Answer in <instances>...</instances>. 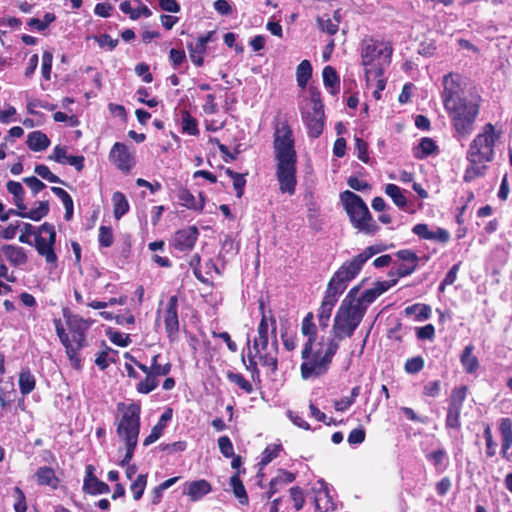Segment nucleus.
<instances>
[{"label":"nucleus","mask_w":512,"mask_h":512,"mask_svg":"<svg viewBox=\"0 0 512 512\" xmlns=\"http://www.w3.org/2000/svg\"><path fill=\"white\" fill-rule=\"evenodd\" d=\"M273 148L279 190L293 195L297 185V152L293 130L287 119L276 116L273 120Z\"/></svg>","instance_id":"obj_1"},{"label":"nucleus","mask_w":512,"mask_h":512,"mask_svg":"<svg viewBox=\"0 0 512 512\" xmlns=\"http://www.w3.org/2000/svg\"><path fill=\"white\" fill-rule=\"evenodd\" d=\"M502 136V128L491 122L485 123L481 127L466 151L467 166L463 174L465 183H470L486 175L489 164L496 159V148L501 143Z\"/></svg>","instance_id":"obj_2"},{"label":"nucleus","mask_w":512,"mask_h":512,"mask_svg":"<svg viewBox=\"0 0 512 512\" xmlns=\"http://www.w3.org/2000/svg\"><path fill=\"white\" fill-rule=\"evenodd\" d=\"M62 312L68 332L64 329L61 319H54L56 334L65 348V353L71 366L75 370L80 371L82 369V360L79 352L88 345L86 333L91 322L77 314L71 313L69 308H63Z\"/></svg>","instance_id":"obj_3"},{"label":"nucleus","mask_w":512,"mask_h":512,"mask_svg":"<svg viewBox=\"0 0 512 512\" xmlns=\"http://www.w3.org/2000/svg\"><path fill=\"white\" fill-rule=\"evenodd\" d=\"M117 410L120 415L115 422L116 433L119 440L124 444L125 450L124 457L120 460L119 465L125 467L131 462L138 444L141 407L136 403L125 404L120 402L117 404ZM122 451L123 448L119 447L118 453Z\"/></svg>","instance_id":"obj_4"},{"label":"nucleus","mask_w":512,"mask_h":512,"mask_svg":"<svg viewBox=\"0 0 512 512\" xmlns=\"http://www.w3.org/2000/svg\"><path fill=\"white\" fill-rule=\"evenodd\" d=\"M313 346L310 345L309 348V345H303L301 351L303 361L300 365V374L304 380L325 375L339 349V344L334 341H328L324 351L321 348L314 351Z\"/></svg>","instance_id":"obj_5"},{"label":"nucleus","mask_w":512,"mask_h":512,"mask_svg":"<svg viewBox=\"0 0 512 512\" xmlns=\"http://www.w3.org/2000/svg\"><path fill=\"white\" fill-rule=\"evenodd\" d=\"M382 251V247L371 245L363 252L345 261L334 273L327 284L329 292H334L339 296L344 293L349 282H351L362 270L363 265L375 254Z\"/></svg>","instance_id":"obj_6"},{"label":"nucleus","mask_w":512,"mask_h":512,"mask_svg":"<svg viewBox=\"0 0 512 512\" xmlns=\"http://www.w3.org/2000/svg\"><path fill=\"white\" fill-rule=\"evenodd\" d=\"M340 199L353 228L366 235H374L379 230V225L373 219L368 206L356 193L345 190L340 194Z\"/></svg>","instance_id":"obj_7"},{"label":"nucleus","mask_w":512,"mask_h":512,"mask_svg":"<svg viewBox=\"0 0 512 512\" xmlns=\"http://www.w3.org/2000/svg\"><path fill=\"white\" fill-rule=\"evenodd\" d=\"M450 119L453 137L457 140L467 139L474 131L480 113V104L475 101H457L444 108Z\"/></svg>","instance_id":"obj_8"},{"label":"nucleus","mask_w":512,"mask_h":512,"mask_svg":"<svg viewBox=\"0 0 512 512\" xmlns=\"http://www.w3.org/2000/svg\"><path fill=\"white\" fill-rule=\"evenodd\" d=\"M253 349L262 366L269 368L271 373H275L278 370L279 344L277 336H272L271 347L269 348L267 315H263L258 324L257 337L253 340Z\"/></svg>","instance_id":"obj_9"},{"label":"nucleus","mask_w":512,"mask_h":512,"mask_svg":"<svg viewBox=\"0 0 512 512\" xmlns=\"http://www.w3.org/2000/svg\"><path fill=\"white\" fill-rule=\"evenodd\" d=\"M363 318L364 311L362 308L340 306L332 326L333 337L328 341H334L340 345L342 340L353 336Z\"/></svg>","instance_id":"obj_10"},{"label":"nucleus","mask_w":512,"mask_h":512,"mask_svg":"<svg viewBox=\"0 0 512 512\" xmlns=\"http://www.w3.org/2000/svg\"><path fill=\"white\" fill-rule=\"evenodd\" d=\"M382 54V44L379 41L371 37L362 40L361 63L364 66L367 80H369L371 76L381 77L383 75L384 69L379 63Z\"/></svg>","instance_id":"obj_11"},{"label":"nucleus","mask_w":512,"mask_h":512,"mask_svg":"<svg viewBox=\"0 0 512 512\" xmlns=\"http://www.w3.org/2000/svg\"><path fill=\"white\" fill-rule=\"evenodd\" d=\"M56 231L53 224L45 222L35 234V249L45 258L47 264L57 267L58 257L55 252Z\"/></svg>","instance_id":"obj_12"},{"label":"nucleus","mask_w":512,"mask_h":512,"mask_svg":"<svg viewBox=\"0 0 512 512\" xmlns=\"http://www.w3.org/2000/svg\"><path fill=\"white\" fill-rule=\"evenodd\" d=\"M467 385L455 386L448 397L445 426L447 429L459 430L461 428V412L468 396Z\"/></svg>","instance_id":"obj_13"},{"label":"nucleus","mask_w":512,"mask_h":512,"mask_svg":"<svg viewBox=\"0 0 512 512\" xmlns=\"http://www.w3.org/2000/svg\"><path fill=\"white\" fill-rule=\"evenodd\" d=\"M399 264H395L389 272V277H396L397 279L411 275L416 271L419 265L418 255L410 249H401L395 253Z\"/></svg>","instance_id":"obj_14"},{"label":"nucleus","mask_w":512,"mask_h":512,"mask_svg":"<svg viewBox=\"0 0 512 512\" xmlns=\"http://www.w3.org/2000/svg\"><path fill=\"white\" fill-rule=\"evenodd\" d=\"M443 92L441 94L444 108H448L457 101H466V98L461 97V75L454 72H449L443 77Z\"/></svg>","instance_id":"obj_15"},{"label":"nucleus","mask_w":512,"mask_h":512,"mask_svg":"<svg viewBox=\"0 0 512 512\" xmlns=\"http://www.w3.org/2000/svg\"><path fill=\"white\" fill-rule=\"evenodd\" d=\"M164 323L168 339L171 342L175 341L179 333L178 297L176 295L171 296L167 302Z\"/></svg>","instance_id":"obj_16"},{"label":"nucleus","mask_w":512,"mask_h":512,"mask_svg":"<svg viewBox=\"0 0 512 512\" xmlns=\"http://www.w3.org/2000/svg\"><path fill=\"white\" fill-rule=\"evenodd\" d=\"M199 237V231L196 226H188L177 230L171 241V246L181 252L191 251Z\"/></svg>","instance_id":"obj_17"},{"label":"nucleus","mask_w":512,"mask_h":512,"mask_svg":"<svg viewBox=\"0 0 512 512\" xmlns=\"http://www.w3.org/2000/svg\"><path fill=\"white\" fill-rule=\"evenodd\" d=\"M110 161L121 171L129 172L134 165V157L128 147L121 142H116L109 153Z\"/></svg>","instance_id":"obj_18"},{"label":"nucleus","mask_w":512,"mask_h":512,"mask_svg":"<svg viewBox=\"0 0 512 512\" xmlns=\"http://www.w3.org/2000/svg\"><path fill=\"white\" fill-rule=\"evenodd\" d=\"M498 431L501 437V457L508 462L512 461V419L510 417L500 418Z\"/></svg>","instance_id":"obj_19"},{"label":"nucleus","mask_w":512,"mask_h":512,"mask_svg":"<svg viewBox=\"0 0 512 512\" xmlns=\"http://www.w3.org/2000/svg\"><path fill=\"white\" fill-rule=\"evenodd\" d=\"M324 110H313L312 112H302V120L307 128L310 138H318L324 129Z\"/></svg>","instance_id":"obj_20"},{"label":"nucleus","mask_w":512,"mask_h":512,"mask_svg":"<svg viewBox=\"0 0 512 512\" xmlns=\"http://www.w3.org/2000/svg\"><path fill=\"white\" fill-rule=\"evenodd\" d=\"M212 32H208L197 38L195 43H189L187 49L192 63L197 67L204 65V54L207 50V44L211 40Z\"/></svg>","instance_id":"obj_21"},{"label":"nucleus","mask_w":512,"mask_h":512,"mask_svg":"<svg viewBox=\"0 0 512 512\" xmlns=\"http://www.w3.org/2000/svg\"><path fill=\"white\" fill-rule=\"evenodd\" d=\"M212 491L211 484L205 479L195 481H186L183 484V494L187 495L191 501H199L205 495Z\"/></svg>","instance_id":"obj_22"},{"label":"nucleus","mask_w":512,"mask_h":512,"mask_svg":"<svg viewBox=\"0 0 512 512\" xmlns=\"http://www.w3.org/2000/svg\"><path fill=\"white\" fill-rule=\"evenodd\" d=\"M1 252L6 260L14 267L25 265L28 261L26 251L21 246L4 244L1 246Z\"/></svg>","instance_id":"obj_23"},{"label":"nucleus","mask_w":512,"mask_h":512,"mask_svg":"<svg viewBox=\"0 0 512 512\" xmlns=\"http://www.w3.org/2000/svg\"><path fill=\"white\" fill-rule=\"evenodd\" d=\"M296 479V473L279 469L278 474L271 479L269 483V489L265 493L267 499L272 498L282 487L294 482Z\"/></svg>","instance_id":"obj_24"},{"label":"nucleus","mask_w":512,"mask_h":512,"mask_svg":"<svg viewBox=\"0 0 512 512\" xmlns=\"http://www.w3.org/2000/svg\"><path fill=\"white\" fill-rule=\"evenodd\" d=\"M133 2L136 4L135 7L132 6V2L129 0L122 1L119 5L120 10L129 15L131 20H137L141 16L148 18L152 15L150 8L143 4L141 0H134Z\"/></svg>","instance_id":"obj_25"},{"label":"nucleus","mask_w":512,"mask_h":512,"mask_svg":"<svg viewBox=\"0 0 512 512\" xmlns=\"http://www.w3.org/2000/svg\"><path fill=\"white\" fill-rule=\"evenodd\" d=\"M474 349L473 344L466 345L460 354V363L467 374H475L480 367L479 360L474 355Z\"/></svg>","instance_id":"obj_26"},{"label":"nucleus","mask_w":512,"mask_h":512,"mask_svg":"<svg viewBox=\"0 0 512 512\" xmlns=\"http://www.w3.org/2000/svg\"><path fill=\"white\" fill-rule=\"evenodd\" d=\"M301 333L305 336L306 342L304 345H314L317 339L318 329L316 324L314 323V314L312 312H308L302 320L301 323Z\"/></svg>","instance_id":"obj_27"},{"label":"nucleus","mask_w":512,"mask_h":512,"mask_svg":"<svg viewBox=\"0 0 512 512\" xmlns=\"http://www.w3.org/2000/svg\"><path fill=\"white\" fill-rule=\"evenodd\" d=\"M241 471H236L231 477H230V486L232 488L234 496L238 499V502L246 506L249 504V497L246 491V488L240 479Z\"/></svg>","instance_id":"obj_28"},{"label":"nucleus","mask_w":512,"mask_h":512,"mask_svg":"<svg viewBox=\"0 0 512 512\" xmlns=\"http://www.w3.org/2000/svg\"><path fill=\"white\" fill-rule=\"evenodd\" d=\"M177 198L181 206L197 212L203 211V201L201 203H196L195 196L186 187H179L177 191Z\"/></svg>","instance_id":"obj_29"},{"label":"nucleus","mask_w":512,"mask_h":512,"mask_svg":"<svg viewBox=\"0 0 512 512\" xmlns=\"http://www.w3.org/2000/svg\"><path fill=\"white\" fill-rule=\"evenodd\" d=\"M35 478L39 485L50 486L54 489L57 488L59 479L56 477L53 468L42 466L35 472Z\"/></svg>","instance_id":"obj_30"},{"label":"nucleus","mask_w":512,"mask_h":512,"mask_svg":"<svg viewBox=\"0 0 512 512\" xmlns=\"http://www.w3.org/2000/svg\"><path fill=\"white\" fill-rule=\"evenodd\" d=\"M27 146L35 152L43 151L50 145V139L41 131H33L27 136Z\"/></svg>","instance_id":"obj_31"},{"label":"nucleus","mask_w":512,"mask_h":512,"mask_svg":"<svg viewBox=\"0 0 512 512\" xmlns=\"http://www.w3.org/2000/svg\"><path fill=\"white\" fill-rule=\"evenodd\" d=\"M438 151L436 142L430 137H423L418 146L414 148L413 154L417 159H425Z\"/></svg>","instance_id":"obj_32"},{"label":"nucleus","mask_w":512,"mask_h":512,"mask_svg":"<svg viewBox=\"0 0 512 512\" xmlns=\"http://www.w3.org/2000/svg\"><path fill=\"white\" fill-rule=\"evenodd\" d=\"M323 83L330 89L332 95H336L340 89V78L332 66H325L322 72Z\"/></svg>","instance_id":"obj_33"},{"label":"nucleus","mask_w":512,"mask_h":512,"mask_svg":"<svg viewBox=\"0 0 512 512\" xmlns=\"http://www.w3.org/2000/svg\"><path fill=\"white\" fill-rule=\"evenodd\" d=\"M19 390L22 395L30 394L36 387V379L29 368H22L18 379Z\"/></svg>","instance_id":"obj_34"},{"label":"nucleus","mask_w":512,"mask_h":512,"mask_svg":"<svg viewBox=\"0 0 512 512\" xmlns=\"http://www.w3.org/2000/svg\"><path fill=\"white\" fill-rule=\"evenodd\" d=\"M426 459L432 463L436 471L443 472L448 465V455L445 449L439 448L426 454Z\"/></svg>","instance_id":"obj_35"},{"label":"nucleus","mask_w":512,"mask_h":512,"mask_svg":"<svg viewBox=\"0 0 512 512\" xmlns=\"http://www.w3.org/2000/svg\"><path fill=\"white\" fill-rule=\"evenodd\" d=\"M312 77V65L309 60H302L296 68V80L299 87L304 89Z\"/></svg>","instance_id":"obj_36"},{"label":"nucleus","mask_w":512,"mask_h":512,"mask_svg":"<svg viewBox=\"0 0 512 512\" xmlns=\"http://www.w3.org/2000/svg\"><path fill=\"white\" fill-rule=\"evenodd\" d=\"M112 201H113V206H114V209H113L114 217L117 220H119L129 210L128 200L122 192L116 191L113 193Z\"/></svg>","instance_id":"obj_37"},{"label":"nucleus","mask_w":512,"mask_h":512,"mask_svg":"<svg viewBox=\"0 0 512 512\" xmlns=\"http://www.w3.org/2000/svg\"><path fill=\"white\" fill-rule=\"evenodd\" d=\"M339 298L338 294H335L334 292H329V290L326 288L324 297L321 301V305L318 309V316H328L331 317L332 310L337 303Z\"/></svg>","instance_id":"obj_38"},{"label":"nucleus","mask_w":512,"mask_h":512,"mask_svg":"<svg viewBox=\"0 0 512 512\" xmlns=\"http://www.w3.org/2000/svg\"><path fill=\"white\" fill-rule=\"evenodd\" d=\"M385 193L392 199L393 203L401 210L407 206V198L396 184L389 183L385 186Z\"/></svg>","instance_id":"obj_39"},{"label":"nucleus","mask_w":512,"mask_h":512,"mask_svg":"<svg viewBox=\"0 0 512 512\" xmlns=\"http://www.w3.org/2000/svg\"><path fill=\"white\" fill-rule=\"evenodd\" d=\"M405 314H415V320L424 321L431 317V307L427 304L416 303L405 308Z\"/></svg>","instance_id":"obj_40"},{"label":"nucleus","mask_w":512,"mask_h":512,"mask_svg":"<svg viewBox=\"0 0 512 512\" xmlns=\"http://www.w3.org/2000/svg\"><path fill=\"white\" fill-rule=\"evenodd\" d=\"M102 344L105 346V349L96 353L95 364L101 369L105 370L110 363H114L116 360L109 355L112 353L114 355L117 354V351L111 349L105 344V341H102Z\"/></svg>","instance_id":"obj_41"},{"label":"nucleus","mask_w":512,"mask_h":512,"mask_svg":"<svg viewBox=\"0 0 512 512\" xmlns=\"http://www.w3.org/2000/svg\"><path fill=\"white\" fill-rule=\"evenodd\" d=\"M225 173L227 176L232 178L233 188L236 192V196L238 198H241L244 195V189L246 186V179H245L246 174L235 172L231 168H225Z\"/></svg>","instance_id":"obj_42"},{"label":"nucleus","mask_w":512,"mask_h":512,"mask_svg":"<svg viewBox=\"0 0 512 512\" xmlns=\"http://www.w3.org/2000/svg\"><path fill=\"white\" fill-rule=\"evenodd\" d=\"M483 437L485 439V454L487 458H493L496 455L497 443L494 440L492 428L489 423L483 424Z\"/></svg>","instance_id":"obj_43"},{"label":"nucleus","mask_w":512,"mask_h":512,"mask_svg":"<svg viewBox=\"0 0 512 512\" xmlns=\"http://www.w3.org/2000/svg\"><path fill=\"white\" fill-rule=\"evenodd\" d=\"M283 450L281 444H270L262 452V458L259 462L260 468L267 466L275 458L279 456V453Z\"/></svg>","instance_id":"obj_44"},{"label":"nucleus","mask_w":512,"mask_h":512,"mask_svg":"<svg viewBox=\"0 0 512 512\" xmlns=\"http://www.w3.org/2000/svg\"><path fill=\"white\" fill-rule=\"evenodd\" d=\"M159 385L158 377L153 374H148L137 385L136 390L140 394H149L155 390Z\"/></svg>","instance_id":"obj_45"},{"label":"nucleus","mask_w":512,"mask_h":512,"mask_svg":"<svg viewBox=\"0 0 512 512\" xmlns=\"http://www.w3.org/2000/svg\"><path fill=\"white\" fill-rule=\"evenodd\" d=\"M226 377L231 383L236 384L245 393L251 394L253 392L254 389L252 384L241 373L228 371L226 373Z\"/></svg>","instance_id":"obj_46"},{"label":"nucleus","mask_w":512,"mask_h":512,"mask_svg":"<svg viewBox=\"0 0 512 512\" xmlns=\"http://www.w3.org/2000/svg\"><path fill=\"white\" fill-rule=\"evenodd\" d=\"M82 488L83 491L89 495L107 494L110 492V486L97 477L92 480L88 486H83Z\"/></svg>","instance_id":"obj_47"},{"label":"nucleus","mask_w":512,"mask_h":512,"mask_svg":"<svg viewBox=\"0 0 512 512\" xmlns=\"http://www.w3.org/2000/svg\"><path fill=\"white\" fill-rule=\"evenodd\" d=\"M182 131L192 136L199 134L198 122L188 111L182 113Z\"/></svg>","instance_id":"obj_48"},{"label":"nucleus","mask_w":512,"mask_h":512,"mask_svg":"<svg viewBox=\"0 0 512 512\" xmlns=\"http://www.w3.org/2000/svg\"><path fill=\"white\" fill-rule=\"evenodd\" d=\"M160 358V354H156L152 357L151 365L149 369H151V374L162 377L167 376L172 369V364L170 362H166L165 364L158 363V359Z\"/></svg>","instance_id":"obj_49"},{"label":"nucleus","mask_w":512,"mask_h":512,"mask_svg":"<svg viewBox=\"0 0 512 512\" xmlns=\"http://www.w3.org/2000/svg\"><path fill=\"white\" fill-rule=\"evenodd\" d=\"M147 478V474H139L130 485V490L133 494L134 500L138 501L142 498L147 486Z\"/></svg>","instance_id":"obj_50"},{"label":"nucleus","mask_w":512,"mask_h":512,"mask_svg":"<svg viewBox=\"0 0 512 512\" xmlns=\"http://www.w3.org/2000/svg\"><path fill=\"white\" fill-rule=\"evenodd\" d=\"M379 296L376 293V290L374 288H370L365 290L361 296H359L357 303L355 304L354 308H362L364 311V315L367 312L368 306L373 303Z\"/></svg>","instance_id":"obj_51"},{"label":"nucleus","mask_w":512,"mask_h":512,"mask_svg":"<svg viewBox=\"0 0 512 512\" xmlns=\"http://www.w3.org/2000/svg\"><path fill=\"white\" fill-rule=\"evenodd\" d=\"M425 366V360L422 356L418 355L415 357L408 358L404 363V370L408 374H417L423 370Z\"/></svg>","instance_id":"obj_52"},{"label":"nucleus","mask_w":512,"mask_h":512,"mask_svg":"<svg viewBox=\"0 0 512 512\" xmlns=\"http://www.w3.org/2000/svg\"><path fill=\"white\" fill-rule=\"evenodd\" d=\"M56 19L55 14L53 13H45L43 20H40L38 18H31L27 24L29 27L34 28L38 31H44L48 28V26L54 22Z\"/></svg>","instance_id":"obj_53"},{"label":"nucleus","mask_w":512,"mask_h":512,"mask_svg":"<svg viewBox=\"0 0 512 512\" xmlns=\"http://www.w3.org/2000/svg\"><path fill=\"white\" fill-rule=\"evenodd\" d=\"M38 206L29 210V215H27V219H31L33 221H40L44 217H46L49 213V201H39L37 202Z\"/></svg>","instance_id":"obj_54"},{"label":"nucleus","mask_w":512,"mask_h":512,"mask_svg":"<svg viewBox=\"0 0 512 512\" xmlns=\"http://www.w3.org/2000/svg\"><path fill=\"white\" fill-rule=\"evenodd\" d=\"M98 242L100 247H111L114 242L112 227L102 225L99 227Z\"/></svg>","instance_id":"obj_55"},{"label":"nucleus","mask_w":512,"mask_h":512,"mask_svg":"<svg viewBox=\"0 0 512 512\" xmlns=\"http://www.w3.org/2000/svg\"><path fill=\"white\" fill-rule=\"evenodd\" d=\"M34 172L50 183H60L66 185V183L63 180H61L57 175L52 173L49 167L44 164L36 165L34 168Z\"/></svg>","instance_id":"obj_56"},{"label":"nucleus","mask_w":512,"mask_h":512,"mask_svg":"<svg viewBox=\"0 0 512 512\" xmlns=\"http://www.w3.org/2000/svg\"><path fill=\"white\" fill-rule=\"evenodd\" d=\"M107 336L113 344L119 347H127L132 342L129 334H123L112 329L107 331Z\"/></svg>","instance_id":"obj_57"},{"label":"nucleus","mask_w":512,"mask_h":512,"mask_svg":"<svg viewBox=\"0 0 512 512\" xmlns=\"http://www.w3.org/2000/svg\"><path fill=\"white\" fill-rule=\"evenodd\" d=\"M52 61L53 53L48 50L44 51L42 54L41 73L45 80L51 79Z\"/></svg>","instance_id":"obj_58"},{"label":"nucleus","mask_w":512,"mask_h":512,"mask_svg":"<svg viewBox=\"0 0 512 512\" xmlns=\"http://www.w3.org/2000/svg\"><path fill=\"white\" fill-rule=\"evenodd\" d=\"M218 447H219L221 454L226 458L233 457L235 454L234 448H233V443L230 440V438L226 435L218 438Z\"/></svg>","instance_id":"obj_59"},{"label":"nucleus","mask_w":512,"mask_h":512,"mask_svg":"<svg viewBox=\"0 0 512 512\" xmlns=\"http://www.w3.org/2000/svg\"><path fill=\"white\" fill-rule=\"evenodd\" d=\"M289 492L294 504V508L297 511L301 510L305 504V497L302 488L299 486H294L290 488Z\"/></svg>","instance_id":"obj_60"},{"label":"nucleus","mask_w":512,"mask_h":512,"mask_svg":"<svg viewBox=\"0 0 512 512\" xmlns=\"http://www.w3.org/2000/svg\"><path fill=\"white\" fill-rule=\"evenodd\" d=\"M355 150L357 157L364 163H368L370 158L368 155V144L360 137L355 138Z\"/></svg>","instance_id":"obj_61"},{"label":"nucleus","mask_w":512,"mask_h":512,"mask_svg":"<svg viewBox=\"0 0 512 512\" xmlns=\"http://www.w3.org/2000/svg\"><path fill=\"white\" fill-rule=\"evenodd\" d=\"M169 61L173 69H177L186 61V53L183 49L172 48L169 51Z\"/></svg>","instance_id":"obj_62"},{"label":"nucleus","mask_w":512,"mask_h":512,"mask_svg":"<svg viewBox=\"0 0 512 512\" xmlns=\"http://www.w3.org/2000/svg\"><path fill=\"white\" fill-rule=\"evenodd\" d=\"M441 393V381L434 380L426 383L423 386L422 394L426 397L436 398Z\"/></svg>","instance_id":"obj_63"},{"label":"nucleus","mask_w":512,"mask_h":512,"mask_svg":"<svg viewBox=\"0 0 512 512\" xmlns=\"http://www.w3.org/2000/svg\"><path fill=\"white\" fill-rule=\"evenodd\" d=\"M459 269H460V263H456L450 268V270L446 273L444 279L442 280V282L439 285L440 291H444L446 286H450V285L454 284V282L456 281L457 273H458Z\"/></svg>","instance_id":"obj_64"}]
</instances>
